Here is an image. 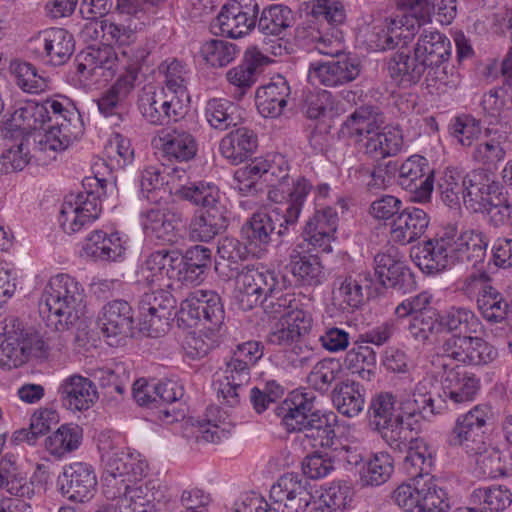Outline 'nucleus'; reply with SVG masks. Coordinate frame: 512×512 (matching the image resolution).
I'll return each mask as SVG.
<instances>
[{"label": "nucleus", "instance_id": "obj_1", "mask_svg": "<svg viewBox=\"0 0 512 512\" xmlns=\"http://www.w3.org/2000/svg\"><path fill=\"white\" fill-rule=\"evenodd\" d=\"M262 179L271 189L268 198L284 206L283 222L280 224L279 235L293 229L300 217L312 184L304 177H298L288 183L289 168L283 157H275L272 161L256 158L246 166L239 168L234 174L235 188L244 195L256 192L257 181Z\"/></svg>", "mask_w": 512, "mask_h": 512}, {"label": "nucleus", "instance_id": "obj_2", "mask_svg": "<svg viewBox=\"0 0 512 512\" xmlns=\"http://www.w3.org/2000/svg\"><path fill=\"white\" fill-rule=\"evenodd\" d=\"M10 126L23 133L42 129L47 122H53L39 140L40 149L54 152L67 149L84 133L80 112L68 98H48L39 103H20L10 118Z\"/></svg>", "mask_w": 512, "mask_h": 512}, {"label": "nucleus", "instance_id": "obj_3", "mask_svg": "<svg viewBox=\"0 0 512 512\" xmlns=\"http://www.w3.org/2000/svg\"><path fill=\"white\" fill-rule=\"evenodd\" d=\"M312 392H292L277 408L276 415L287 432L302 433L301 442L313 448L329 447L335 437L330 415L315 409ZM334 417L333 414H331Z\"/></svg>", "mask_w": 512, "mask_h": 512}, {"label": "nucleus", "instance_id": "obj_4", "mask_svg": "<svg viewBox=\"0 0 512 512\" xmlns=\"http://www.w3.org/2000/svg\"><path fill=\"white\" fill-rule=\"evenodd\" d=\"M84 290L67 274L52 277L39 301L40 314L47 326L56 331L67 330L83 314Z\"/></svg>", "mask_w": 512, "mask_h": 512}, {"label": "nucleus", "instance_id": "obj_5", "mask_svg": "<svg viewBox=\"0 0 512 512\" xmlns=\"http://www.w3.org/2000/svg\"><path fill=\"white\" fill-rule=\"evenodd\" d=\"M102 491L108 500L115 501L127 483L141 480L147 472L148 464L139 455L123 450H110L102 454Z\"/></svg>", "mask_w": 512, "mask_h": 512}, {"label": "nucleus", "instance_id": "obj_6", "mask_svg": "<svg viewBox=\"0 0 512 512\" xmlns=\"http://www.w3.org/2000/svg\"><path fill=\"white\" fill-rule=\"evenodd\" d=\"M235 299L243 311L256 307L265 295L279 289V280L274 271L264 267H245L236 279Z\"/></svg>", "mask_w": 512, "mask_h": 512}, {"label": "nucleus", "instance_id": "obj_7", "mask_svg": "<svg viewBox=\"0 0 512 512\" xmlns=\"http://www.w3.org/2000/svg\"><path fill=\"white\" fill-rule=\"evenodd\" d=\"M408 447L407 454L403 460L402 469L413 482V484H401L392 493V500L398 505L395 499L396 492L402 487H409L415 493L420 490H425L432 487L435 490L446 493L442 488L438 487L430 476L433 466V457L428 450L425 442L422 439H411Z\"/></svg>", "mask_w": 512, "mask_h": 512}, {"label": "nucleus", "instance_id": "obj_8", "mask_svg": "<svg viewBox=\"0 0 512 512\" xmlns=\"http://www.w3.org/2000/svg\"><path fill=\"white\" fill-rule=\"evenodd\" d=\"M144 233L165 244H175L182 238L186 218L176 206L154 207L140 215Z\"/></svg>", "mask_w": 512, "mask_h": 512}, {"label": "nucleus", "instance_id": "obj_9", "mask_svg": "<svg viewBox=\"0 0 512 512\" xmlns=\"http://www.w3.org/2000/svg\"><path fill=\"white\" fill-rule=\"evenodd\" d=\"M175 306L176 300L168 291L144 293L138 305L140 330L150 337L165 333Z\"/></svg>", "mask_w": 512, "mask_h": 512}, {"label": "nucleus", "instance_id": "obj_10", "mask_svg": "<svg viewBox=\"0 0 512 512\" xmlns=\"http://www.w3.org/2000/svg\"><path fill=\"white\" fill-rule=\"evenodd\" d=\"M183 103L177 96L169 95L164 88L156 89L152 85L142 88L138 96V110L142 117L152 125H166L181 116Z\"/></svg>", "mask_w": 512, "mask_h": 512}, {"label": "nucleus", "instance_id": "obj_11", "mask_svg": "<svg viewBox=\"0 0 512 512\" xmlns=\"http://www.w3.org/2000/svg\"><path fill=\"white\" fill-rule=\"evenodd\" d=\"M260 7L256 0H228L216 18L220 32L230 38L249 34L257 23Z\"/></svg>", "mask_w": 512, "mask_h": 512}, {"label": "nucleus", "instance_id": "obj_12", "mask_svg": "<svg viewBox=\"0 0 512 512\" xmlns=\"http://www.w3.org/2000/svg\"><path fill=\"white\" fill-rule=\"evenodd\" d=\"M27 49L41 60L59 66L66 63L73 54L74 39L63 28H50L32 37Z\"/></svg>", "mask_w": 512, "mask_h": 512}, {"label": "nucleus", "instance_id": "obj_13", "mask_svg": "<svg viewBox=\"0 0 512 512\" xmlns=\"http://www.w3.org/2000/svg\"><path fill=\"white\" fill-rule=\"evenodd\" d=\"M179 314L184 321H204L211 329L219 328L225 318L220 296L214 291L202 289L188 294L181 303Z\"/></svg>", "mask_w": 512, "mask_h": 512}, {"label": "nucleus", "instance_id": "obj_14", "mask_svg": "<svg viewBox=\"0 0 512 512\" xmlns=\"http://www.w3.org/2000/svg\"><path fill=\"white\" fill-rule=\"evenodd\" d=\"M101 213L98 196L91 191L69 195L60 211V224L66 233H75L93 223Z\"/></svg>", "mask_w": 512, "mask_h": 512}, {"label": "nucleus", "instance_id": "obj_15", "mask_svg": "<svg viewBox=\"0 0 512 512\" xmlns=\"http://www.w3.org/2000/svg\"><path fill=\"white\" fill-rule=\"evenodd\" d=\"M361 71L357 57L342 55L326 62H313L308 70L312 85L337 87L355 80Z\"/></svg>", "mask_w": 512, "mask_h": 512}, {"label": "nucleus", "instance_id": "obj_16", "mask_svg": "<svg viewBox=\"0 0 512 512\" xmlns=\"http://www.w3.org/2000/svg\"><path fill=\"white\" fill-rule=\"evenodd\" d=\"M399 184L412 193L413 202L425 203L431 198L434 187V171L427 159L412 155L399 168Z\"/></svg>", "mask_w": 512, "mask_h": 512}, {"label": "nucleus", "instance_id": "obj_17", "mask_svg": "<svg viewBox=\"0 0 512 512\" xmlns=\"http://www.w3.org/2000/svg\"><path fill=\"white\" fill-rule=\"evenodd\" d=\"M58 484L62 496L79 504L90 502L97 491L96 474L91 465L83 462H75L65 468Z\"/></svg>", "mask_w": 512, "mask_h": 512}, {"label": "nucleus", "instance_id": "obj_18", "mask_svg": "<svg viewBox=\"0 0 512 512\" xmlns=\"http://www.w3.org/2000/svg\"><path fill=\"white\" fill-rule=\"evenodd\" d=\"M396 397L389 392L374 396L368 407L370 427L393 449L399 447Z\"/></svg>", "mask_w": 512, "mask_h": 512}, {"label": "nucleus", "instance_id": "obj_19", "mask_svg": "<svg viewBox=\"0 0 512 512\" xmlns=\"http://www.w3.org/2000/svg\"><path fill=\"white\" fill-rule=\"evenodd\" d=\"M374 264L375 275L384 287L392 288L403 294L415 289L414 275L395 249L376 254Z\"/></svg>", "mask_w": 512, "mask_h": 512}, {"label": "nucleus", "instance_id": "obj_20", "mask_svg": "<svg viewBox=\"0 0 512 512\" xmlns=\"http://www.w3.org/2000/svg\"><path fill=\"white\" fill-rule=\"evenodd\" d=\"M133 311L127 301L113 300L103 306L97 320L99 329L109 345H118L121 339L132 335Z\"/></svg>", "mask_w": 512, "mask_h": 512}, {"label": "nucleus", "instance_id": "obj_21", "mask_svg": "<svg viewBox=\"0 0 512 512\" xmlns=\"http://www.w3.org/2000/svg\"><path fill=\"white\" fill-rule=\"evenodd\" d=\"M433 399H418L417 397H405L398 402L397 412V435L399 436V447L406 446V431L418 433L422 429L424 421L438 414Z\"/></svg>", "mask_w": 512, "mask_h": 512}, {"label": "nucleus", "instance_id": "obj_22", "mask_svg": "<svg viewBox=\"0 0 512 512\" xmlns=\"http://www.w3.org/2000/svg\"><path fill=\"white\" fill-rule=\"evenodd\" d=\"M127 483L125 491H121L115 500V512H154L155 501H160L163 493L156 480Z\"/></svg>", "mask_w": 512, "mask_h": 512}, {"label": "nucleus", "instance_id": "obj_23", "mask_svg": "<svg viewBox=\"0 0 512 512\" xmlns=\"http://www.w3.org/2000/svg\"><path fill=\"white\" fill-rule=\"evenodd\" d=\"M337 227V212L331 207L319 209L307 220L303 238L314 250L328 253L332 251Z\"/></svg>", "mask_w": 512, "mask_h": 512}, {"label": "nucleus", "instance_id": "obj_24", "mask_svg": "<svg viewBox=\"0 0 512 512\" xmlns=\"http://www.w3.org/2000/svg\"><path fill=\"white\" fill-rule=\"evenodd\" d=\"M283 210L284 206L274 209L271 213H254L241 228V235L247 245L263 249L271 242L274 234L282 237L278 232L280 224L283 222Z\"/></svg>", "mask_w": 512, "mask_h": 512}, {"label": "nucleus", "instance_id": "obj_25", "mask_svg": "<svg viewBox=\"0 0 512 512\" xmlns=\"http://www.w3.org/2000/svg\"><path fill=\"white\" fill-rule=\"evenodd\" d=\"M58 394L63 407L73 412L88 410L98 398L94 383L78 374L65 378Z\"/></svg>", "mask_w": 512, "mask_h": 512}, {"label": "nucleus", "instance_id": "obj_26", "mask_svg": "<svg viewBox=\"0 0 512 512\" xmlns=\"http://www.w3.org/2000/svg\"><path fill=\"white\" fill-rule=\"evenodd\" d=\"M490 281L482 282V318L487 323L482 325V331L486 337L488 332L496 337L505 332L509 304L498 289L489 284Z\"/></svg>", "mask_w": 512, "mask_h": 512}, {"label": "nucleus", "instance_id": "obj_27", "mask_svg": "<svg viewBox=\"0 0 512 512\" xmlns=\"http://www.w3.org/2000/svg\"><path fill=\"white\" fill-rule=\"evenodd\" d=\"M430 217L426 211L417 207H407L393 218L391 223V239L401 245L419 239L427 230Z\"/></svg>", "mask_w": 512, "mask_h": 512}, {"label": "nucleus", "instance_id": "obj_28", "mask_svg": "<svg viewBox=\"0 0 512 512\" xmlns=\"http://www.w3.org/2000/svg\"><path fill=\"white\" fill-rule=\"evenodd\" d=\"M291 95L288 81L281 75L257 88L255 102L258 112L265 118H277L287 106Z\"/></svg>", "mask_w": 512, "mask_h": 512}, {"label": "nucleus", "instance_id": "obj_29", "mask_svg": "<svg viewBox=\"0 0 512 512\" xmlns=\"http://www.w3.org/2000/svg\"><path fill=\"white\" fill-rule=\"evenodd\" d=\"M223 378L218 381L217 396L233 407L240 402V395L251 378V368L230 356L222 368Z\"/></svg>", "mask_w": 512, "mask_h": 512}, {"label": "nucleus", "instance_id": "obj_30", "mask_svg": "<svg viewBox=\"0 0 512 512\" xmlns=\"http://www.w3.org/2000/svg\"><path fill=\"white\" fill-rule=\"evenodd\" d=\"M441 367L444 369L442 385L446 397L457 404L473 401L479 389L475 374L459 366L450 367L448 363H441Z\"/></svg>", "mask_w": 512, "mask_h": 512}, {"label": "nucleus", "instance_id": "obj_31", "mask_svg": "<svg viewBox=\"0 0 512 512\" xmlns=\"http://www.w3.org/2000/svg\"><path fill=\"white\" fill-rule=\"evenodd\" d=\"M429 489H422L414 495V490L402 487L396 492L395 499L398 506L407 512H446L449 508L446 493L433 487L431 491Z\"/></svg>", "mask_w": 512, "mask_h": 512}, {"label": "nucleus", "instance_id": "obj_32", "mask_svg": "<svg viewBox=\"0 0 512 512\" xmlns=\"http://www.w3.org/2000/svg\"><path fill=\"white\" fill-rule=\"evenodd\" d=\"M414 52L428 68L435 69L436 74L441 64L450 57L451 43L438 31L424 30L414 47Z\"/></svg>", "mask_w": 512, "mask_h": 512}, {"label": "nucleus", "instance_id": "obj_33", "mask_svg": "<svg viewBox=\"0 0 512 512\" xmlns=\"http://www.w3.org/2000/svg\"><path fill=\"white\" fill-rule=\"evenodd\" d=\"M256 148L257 136L246 127L232 130L219 143L221 155L233 165L246 161L253 155Z\"/></svg>", "mask_w": 512, "mask_h": 512}, {"label": "nucleus", "instance_id": "obj_34", "mask_svg": "<svg viewBox=\"0 0 512 512\" xmlns=\"http://www.w3.org/2000/svg\"><path fill=\"white\" fill-rule=\"evenodd\" d=\"M404 5L409 7V13L388 17L398 39L407 41L419 32L422 25L429 22V6L425 0H406Z\"/></svg>", "mask_w": 512, "mask_h": 512}, {"label": "nucleus", "instance_id": "obj_35", "mask_svg": "<svg viewBox=\"0 0 512 512\" xmlns=\"http://www.w3.org/2000/svg\"><path fill=\"white\" fill-rule=\"evenodd\" d=\"M162 151L169 158L180 162H188L197 154L198 143L195 136L182 126L172 127L160 136Z\"/></svg>", "mask_w": 512, "mask_h": 512}, {"label": "nucleus", "instance_id": "obj_36", "mask_svg": "<svg viewBox=\"0 0 512 512\" xmlns=\"http://www.w3.org/2000/svg\"><path fill=\"white\" fill-rule=\"evenodd\" d=\"M384 124V116L373 107L356 109L341 126V133L355 141L361 142L372 135Z\"/></svg>", "mask_w": 512, "mask_h": 512}, {"label": "nucleus", "instance_id": "obj_37", "mask_svg": "<svg viewBox=\"0 0 512 512\" xmlns=\"http://www.w3.org/2000/svg\"><path fill=\"white\" fill-rule=\"evenodd\" d=\"M403 147V135L397 127L375 131L362 143L363 153L370 159L381 160L397 155Z\"/></svg>", "mask_w": 512, "mask_h": 512}, {"label": "nucleus", "instance_id": "obj_38", "mask_svg": "<svg viewBox=\"0 0 512 512\" xmlns=\"http://www.w3.org/2000/svg\"><path fill=\"white\" fill-rule=\"evenodd\" d=\"M0 360L9 367H19L26 363L22 328L15 319L0 323Z\"/></svg>", "mask_w": 512, "mask_h": 512}, {"label": "nucleus", "instance_id": "obj_39", "mask_svg": "<svg viewBox=\"0 0 512 512\" xmlns=\"http://www.w3.org/2000/svg\"><path fill=\"white\" fill-rule=\"evenodd\" d=\"M456 443L462 446L466 453L475 457L478 463L480 450V406L475 405L470 411L460 415L453 428Z\"/></svg>", "mask_w": 512, "mask_h": 512}, {"label": "nucleus", "instance_id": "obj_40", "mask_svg": "<svg viewBox=\"0 0 512 512\" xmlns=\"http://www.w3.org/2000/svg\"><path fill=\"white\" fill-rule=\"evenodd\" d=\"M225 208L200 210L189 223V236L194 241L209 242L227 227Z\"/></svg>", "mask_w": 512, "mask_h": 512}, {"label": "nucleus", "instance_id": "obj_41", "mask_svg": "<svg viewBox=\"0 0 512 512\" xmlns=\"http://www.w3.org/2000/svg\"><path fill=\"white\" fill-rule=\"evenodd\" d=\"M231 428L226 412L213 406L207 409L205 419L197 422L193 434L197 442L217 444L229 437Z\"/></svg>", "mask_w": 512, "mask_h": 512}, {"label": "nucleus", "instance_id": "obj_42", "mask_svg": "<svg viewBox=\"0 0 512 512\" xmlns=\"http://www.w3.org/2000/svg\"><path fill=\"white\" fill-rule=\"evenodd\" d=\"M428 67L415 54L395 53L388 62L391 78L402 87H410L420 81Z\"/></svg>", "mask_w": 512, "mask_h": 512}, {"label": "nucleus", "instance_id": "obj_43", "mask_svg": "<svg viewBox=\"0 0 512 512\" xmlns=\"http://www.w3.org/2000/svg\"><path fill=\"white\" fill-rule=\"evenodd\" d=\"M175 195L194 206L201 207V210L225 208L220 202L219 188L211 182L198 181L180 186Z\"/></svg>", "mask_w": 512, "mask_h": 512}, {"label": "nucleus", "instance_id": "obj_44", "mask_svg": "<svg viewBox=\"0 0 512 512\" xmlns=\"http://www.w3.org/2000/svg\"><path fill=\"white\" fill-rule=\"evenodd\" d=\"M258 16L257 28L266 36L285 35L295 22L293 11L282 4L270 5L264 8Z\"/></svg>", "mask_w": 512, "mask_h": 512}, {"label": "nucleus", "instance_id": "obj_45", "mask_svg": "<svg viewBox=\"0 0 512 512\" xmlns=\"http://www.w3.org/2000/svg\"><path fill=\"white\" fill-rule=\"evenodd\" d=\"M83 431L77 424H63L45 440L47 451L57 457L77 450L82 443Z\"/></svg>", "mask_w": 512, "mask_h": 512}, {"label": "nucleus", "instance_id": "obj_46", "mask_svg": "<svg viewBox=\"0 0 512 512\" xmlns=\"http://www.w3.org/2000/svg\"><path fill=\"white\" fill-rule=\"evenodd\" d=\"M309 486V483L303 477L287 473L281 476L270 489V502L274 512H280L285 510V506L288 502L294 498V494L303 493L304 489Z\"/></svg>", "mask_w": 512, "mask_h": 512}, {"label": "nucleus", "instance_id": "obj_47", "mask_svg": "<svg viewBox=\"0 0 512 512\" xmlns=\"http://www.w3.org/2000/svg\"><path fill=\"white\" fill-rule=\"evenodd\" d=\"M361 278L338 277L334 283L333 301L343 311L354 310L364 302Z\"/></svg>", "mask_w": 512, "mask_h": 512}, {"label": "nucleus", "instance_id": "obj_48", "mask_svg": "<svg viewBox=\"0 0 512 512\" xmlns=\"http://www.w3.org/2000/svg\"><path fill=\"white\" fill-rule=\"evenodd\" d=\"M332 401L338 412L347 417L357 416L364 407V396L355 382H339L332 391Z\"/></svg>", "mask_w": 512, "mask_h": 512}, {"label": "nucleus", "instance_id": "obj_49", "mask_svg": "<svg viewBox=\"0 0 512 512\" xmlns=\"http://www.w3.org/2000/svg\"><path fill=\"white\" fill-rule=\"evenodd\" d=\"M394 470V460L388 452L372 455L360 471L363 486H379L389 480Z\"/></svg>", "mask_w": 512, "mask_h": 512}, {"label": "nucleus", "instance_id": "obj_50", "mask_svg": "<svg viewBox=\"0 0 512 512\" xmlns=\"http://www.w3.org/2000/svg\"><path fill=\"white\" fill-rule=\"evenodd\" d=\"M291 254V272L296 282L302 286H316L322 282L323 267L318 257L300 255L294 251Z\"/></svg>", "mask_w": 512, "mask_h": 512}, {"label": "nucleus", "instance_id": "obj_51", "mask_svg": "<svg viewBox=\"0 0 512 512\" xmlns=\"http://www.w3.org/2000/svg\"><path fill=\"white\" fill-rule=\"evenodd\" d=\"M236 111L237 107L231 101L215 98L207 102L205 118L213 129L225 131L240 121Z\"/></svg>", "mask_w": 512, "mask_h": 512}, {"label": "nucleus", "instance_id": "obj_52", "mask_svg": "<svg viewBox=\"0 0 512 512\" xmlns=\"http://www.w3.org/2000/svg\"><path fill=\"white\" fill-rule=\"evenodd\" d=\"M147 56L148 52L141 46L128 45L121 48L117 53V67H119L118 72L124 71L125 74L121 75L118 80L127 84L126 87H133L141 65Z\"/></svg>", "mask_w": 512, "mask_h": 512}, {"label": "nucleus", "instance_id": "obj_53", "mask_svg": "<svg viewBox=\"0 0 512 512\" xmlns=\"http://www.w3.org/2000/svg\"><path fill=\"white\" fill-rule=\"evenodd\" d=\"M454 253L443 246L425 242L416 254L418 267L427 274H436L445 270L451 263Z\"/></svg>", "mask_w": 512, "mask_h": 512}, {"label": "nucleus", "instance_id": "obj_54", "mask_svg": "<svg viewBox=\"0 0 512 512\" xmlns=\"http://www.w3.org/2000/svg\"><path fill=\"white\" fill-rule=\"evenodd\" d=\"M342 373L343 368L340 361L333 358H325L313 366L307 380L313 389L325 393L330 389L332 383L341 377Z\"/></svg>", "mask_w": 512, "mask_h": 512}, {"label": "nucleus", "instance_id": "obj_55", "mask_svg": "<svg viewBox=\"0 0 512 512\" xmlns=\"http://www.w3.org/2000/svg\"><path fill=\"white\" fill-rule=\"evenodd\" d=\"M59 422L58 413L49 408H41L37 410L31 417L28 429H22L16 432V439L26 441L33 445L38 437L45 435L50 431L52 426Z\"/></svg>", "mask_w": 512, "mask_h": 512}, {"label": "nucleus", "instance_id": "obj_56", "mask_svg": "<svg viewBox=\"0 0 512 512\" xmlns=\"http://www.w3.org/2000/svg\"><path fill=\"white\" fill-rule=\"evenodd\" d=\"M204 60L214 67H224L231 63L240 53L239 47L227 40L210 39L201 46Z\"/></svg>", "mask_w": 512, "mask_h": 512}, {"label": "nucleus", "instance_id": "obj_57", "mask_svg": "<svg viewBox=\"0 0 512 512\" xmlns=\"http://www.w3.org/2000/svg\"><path fill=\"white\" fill-rule=\"evenodd\" d=\"M376 364V353L372 348L360 344L359 339L354 346L346 353L344 359L345 367L352 373L358 374L363 379H369L371 368Z\"/></svg>", "mask_w": 512, "mask_h": 512}, {"label": "nucleus", "instance_id": "obj_58", "mask_svg": "<svg viewBox=\"0 0 512 512\" xmlns=\"http://www.w3.org/2000/svg\"><path fill=\"white\" fill-rule=\"evenodd\" d=\"M94 375L108 396H113L114 393L122 396L130 383V373L122 363L98 369Z\"/></svg>", "mask_w": 512, "mask_h": 512}, {"label": "nucleus", "instance_id": "obj_59", "mask_svg": "<svg viewBox=\"0 0 512 512\" xmlns=\"http://www.w3.org/2000/svg\"><path fill=\"white\" fill-rule=\"evenodd\" d=\"M159 70L164 74V89L171 96H177V100L183 102V98L188 99L185 75V66L177 59L165 61L159 66Z\"/></svg>", "mask_w": 512, "mask_h": 512}, {"label": "nucleus", "instance_id": "obj_60", "mask_svg": "<svg viewBox=\"0 0 512 512\" xmlns=\"http://www.w3.org/2000/svg\"><path fill=\"white\" fill-rule=\"evenodd\" d=\"M351 488L346 482L332 483L325 488L318 501L314 502L315 512H337L350 501Z\"/></svg>", "mask_w": 512, "mask_h": 512}, {"label": "nucleus", "instance_id": "obj_61", "mask_svg": "<svg viewBox=\"0 0 512 512\" xmlns=\"http://www.w3.org/2000/svg\"><path fill=\"white\" fill-rule=\"evenodd\" d=\"M511 213V206L508 200H496L494 203H484L482 197V216H485L488 221V228L485 232L484 238L482 237V247L486 250L489 242L493 239L492 229H501L506 226Z\"/></svg>", "mask_w": 512, "mask_h": 512}, {"label": "nucleus", "instance_id": "obj_62", "mask_svg": "<svg viewBox=\"0 0 512 512\" xmlns=\"http://www.w3.org/2000/svg\"><path fill=\"white\" fill-rule=\"evenodd\" d=\"M485 141H482L484 153L482 152V172H496L498 164L504 159L505 150L502 146L506 136L498 130L486 128Z\"/></svg>", "mask_w": 512, "mask_h": 512}, {"label": "nucleus", "instance_id": "obj_63", "mask_svg": "<svg viewBox=\"0 0 512 512\" xmlns=\"http://www.w3.org/2000/svg\"><path fill=\"white\" fill-rule=\"evenodd\" d=\"M266 57L259 52H253L251 58L246 56V62L230 69L227 74V80L230 84L241 90V94L245 92L255 83V71L258 65H261Z\"/></svg>", "mask_w": 512, "mask_h": 512}, {"label": "nucleus", "instance_id": "obj_64", "mask_svg": "<svg viewBox=\"0 0 512 512\" xmlns=\"http://www.w3.org/2000/svg\"><path fill=\"white\" fill-rule=\"evenodd\" d=\"M512 267V239L497 238L493 241L491 258L485 270H482V282L490 280V275L498 272L500 268Z\"/></svg>", "mask_w": 512, "mask_h": 512}]
</instances>
